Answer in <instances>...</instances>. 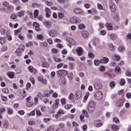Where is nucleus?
<instances>
[{
    "label": "nucleus",
    "mask_w": 131,
    "mask_h": 131,
    "mask_svg": "<svg viewBox=\"0 0 131 131\" xmlns=\"http://www.w3.org/2000/svg\"><path fill=\"white\" fill-rule=\"evenodd\" d=\"M113 59L115 61H119V60H120V56L115 55L113 56Z\"/></svg>",
    "instance_id": "nucleus-27"
},
{
    "label": "nucleus",
    "mask_w": 131,
    "mask_h": 131,
    "mask_svg": "<svg viewBox=\"0 0 131 131\" xmlns=\"http://www.w3.org/2000/svg\"><path fill=\"white\" fill-rule=\"evenodd\" d=\"M96 109V102L94 100L90 101L88 105V111L89 113L92 114Z\"/></svg>",
    "instance_id": "nucleus-1"
},
{
    "label": "nucleus",
    "mask_w": 131,
    "mask_h": 131,
    "mask_svg": "<svg viewBox=\"0 0 131 131\" xmlns=\"http://www.w3.org/2000/svg\"><path fill=\"white\" fill-rule=\"evenodd\" d=\"M28 70L31 73H33V74H36L37 73V70L31 66L28 67Z\"/></svg>",
    "instance_id": "nucleus-9"
},
{
    "label": "nucleus",
    "mask_w": 131,
    "mask_h": 131,
    "mask_svg": "<svg viewBox=\"0 0 131 131\" xmlns=\"http://www.w3.org/2000/svg\"><path fill=\"white\" fill-rule=\"evenodd\" d=\"M24 14H25V11L24 10H22L17 13V16H18V17H22V16H24Z\"/></svg>",
    "instance_id": "nucleus-31"
},
{
    "label": "nucleus",
    "mask_w": 131,
    "mask_h": 131,
    "mask_svg": "<svg viewBox=\"0 0 131 131\" xmlns=\"http://www.w3.org/2000/svg\"><path fill=\"white\" fill-rule=\"evenodd\" d=\"M59 103H60V99H57L55 100V102H54L52 108L54 110H56L59 107Z\"/></svg>",
    "instance_id": "nucleus-5"
},
{
    "label": "nucleus",
    "mask_w": 131,
    "mask_h": 131,
    "mask_svg": "<svg viewBox=\"0 0 131 131\" xmlns=\"http://www.w3.org/2000/svg\"><path fill=\"white\" fill-rule=\"evenodd\" d=\"M102 86H103L102 85V83L99 82H96L94 84V87L95 89V90H100L102 89Z\"/></svg>",
    "instance_id": "nucleus-7"
},
{
    "label": "nucleus",
    "mask_w": 131,
    "mask_h": 131,
    "mask_svg": "<svg viewBox=\"0 0 131 131\" xmlns=\"http://www.w3.org/2000/svg\"><path fill=\"white\" fill-rule=\"evenodd\" d=\"M1 51L2 52H6V51H8V47L7 46H3Z\"/></svg>",
    "instance_id": "nucleus-50"
},
{
    "label": "nucleus",
    "mask_w": 131,
    "mask_h": 131,
    "mask_svg": "<svg viewBox=\"0 0 131 131\" xmlns=\"http://www.w3.org/2000/svg\"><path fill=\"white\" fill-rule=\"evenodd\" d=\"M36 114L37 116H40L41 115V112L39 110L36 111Z\"/></svg>",
    "instance_id": "nucleus-61"
},
{
    "label": "nucleus",
    "mask_w": 131,
    "mask_h": 131,
    "mask_svg": "<svg viewBox=\"0 0 131 131\" xmlns=\"http://www.w3.org/2000/svg\"><path fill=\"white\" fill-rule=\"evenodd\" d=\"M105 27L107 28V29L108 30H111L113 28L112 27V25H111L109 23H106L105 24Z\"/></svg>",
    "instance_id": "nucleus-38"
},
{
    "label": "nucleus",
    "mask_w": 131,
    "mask_h": 131,
    "mask_svg": "<svg viewBox=\"0 0 131 131\" xmlns=\"http://www.w3.org/2000/svg\"><path fill=\"white\" fill-rule=\"evenodd\" d=\"M126 75H127V76L131 77V72H130V71H126Z\"/></svg>",
    "instance_id": "nucleus-64"
},
{
    "label": "nucleus",
    "mask_w": 131,
    "mask_h": 131,
    "mask_svg": "<svg viewBox=\"0 0 131 131\" xmlns=\"http://www.w3.org/2000/svg\"><path fill=\"white\" fill-rule=\"evenodd\" d=\"M59 82L61 85H64V84H66V79H65V77H61L59 79Z\"/></svg>",
    "instance_id": "nucleus-13"
},
{
    "label": "nucleus",
    "mask_w": 131,
    "mask_h": 131,
    "mask_svg": "<svg viewBox=\"0 0 131 131\" xmlns=\"http://www.w3.org/2000/svg\"><path fill=\"white\" fill-rule=\"evenodd\" d=\"M68 77L70 80H72L73 79V77H74V75H73V73L71 72L69 74L68 73Z\"/></svg>",
    "instance_id": "nucleus-21"
},
{
    "label": "nucleus",
    "mask_w": 131,
    "mask_h": 131,
    "mask_svg": "<svg viewBox=\"0 0 131 131\" xmlns=\"http://www.w3.org/2000/svg\"><path fill=\"white\" fill-rule=\"evenodd\" d=\"M89 97H90V92H87L86 93L85 96L84 97V102L85 103V102L86 101V100H88V99H89Z\"/></svg>",
    "instance_id": "nucleus-36"
},
{
    "label": "nucleus",
    "mask_w": 131,
    "mask_h": 131,
    "mask_svg": "<svg viewBox=\"0 0 131 131\" xmlns=\"http://www.w3.org/2000/svg\"><path fill=\"white\" fill-rule=\"evenodd\" d=\"M69 65H70V69H71V70L74 69V63H69Z\"/></svg>",
    "instance_id": "nucleus-47"
},
{
    "label": "nucleus",
    "mask_w": 131,
    "mask_h": 131,
    "mask_svg": "<svg viewBox=\"0 0 131 131\" xmlns=\"http://www.w3.org/2000/svg\"><path fill=\"white\" fill-rule=\"evenodd\" d=\"M74 11L76 14H80V15H83V14H84V13L83 12H82L81 9H80L79 8L75 9L74 10Z\"/></svg>",
    "instance_id": "nucleus-15"
},
{
    "label": "nucleus",
    "mask_w": 131,
    "mask_h": 131,
    "mask_svg": "<svg viewBox=\"0 0 131 131\" xmlns=\"http://www.w3.org/2000/svg\"><path fill=\"white\" fill-rule=\"evenodd\" d=\"M76 100H79L81 98V92L80 91H77L75 93Z\"/></svg>",
    "instance_id": "nucleus-18"
},
{
    "label": "nucleus",
    "mask_w": 131,
    "mask_h": 131,
    "mask_svg": "<svg viewBox=\"0 0 131 131\" xmlns=\"http://www.w3.org/2000/svg\"><path fill=\"white\" fill-rule=\"evenodd\" d=\"M97 8L99 9V10H103V6L100 4L97 5Z\"/></svg>",
    "instance_id": "nucleus-62"
},
{
    "label": "nucleus",
    "mask_w": 131,
    "mask_h": 131,
    "mask_svg": "<svg viewBox=\"0 0 131 131\" xmlns=\"http://www.w3.org/2000/svg\"><path fill=\"white\" fill-rule=\"evenodd\" d=\"M42 67H44L45 68H49V67H50V63L46 62H44L42 64Z\"/></svg>",
    "instance_id": "nucleus-26"
},
{
    "label": "nucleus",
    "mask_w": 131,
    "mask_h": 131,
    "mask_svg": "<svg viewBox=\"0 0 131 131\" xmlns=\"http://www.w3.org/2000/svg\"><path fill=\"white\" fill-rule=\"evenodd\" d=\"M49 34L52 37H55V36H57V32L54 30H52L49 32Z\"/></svg>",
    "instance_id": "nucleus-20"
},
{
    "label": "nucleus",
    "mask_w": 131,
    "mask_h": 131,
    "mask_svg": "<svg viewBox=\"0 0 131 131\" xmlns=\"http://www.w3.org/2000/svg\"><path fill=\"white\" fill-rule=\"evenodd\" d=\"M61 102L62 105H65V104H66V98H63L61 99Z\"/></svg>",
    "instance_id": "nucleus-53"
},
{
    "label": "nucleus",
    "mask_w": 131,
    "mask_h": 131,
    "mask_svg": "<svg viewBox=\"0 0 131 131\" xmlns=\"http://www.w3.org/2000/svg\"><path fill=\"white\" fill-rule=\"evenodd\" d=\"M27 107H32V106H33V102H30V101H27Z\"/></svg>",
    "instance_id": "nucleus-42"
},
{
    "label": "nucleus",
    "mask_w": 131,
    "mask_h": 131,
    "mask_svg": "<svg viewBox=\"0 0 131 131\" xmlns=\"http://www.w3.org/2000/svg\"><path fill=\"white\" fill-rule=\"evenodd\" d=\"M31 87V83H30V82H28L26 85V90H27V91H28V90H29V88Z\"/></svg>",
    "instance_id": "nucleus-46"
},
{
    "label": "nucleus",
    "mask_w": 131,
    "mask_h": 131,
    "mask_svg": "<svg viewBox=\"0 0 131 131\" xmlns=\"http://www.w3.org/2000/svg\"><path fill=\"white\" fill-rule=\"evenodd\" d=\"M76 52L77 53V55L79 56H82V52H83V50L81 47H78Z\"/></svg>",
    "instance_id": "nucleus-16"
},
{
    "label": "nucleus",
    "mask_w": 131,
    "mask_h": 131,
    "mask_svg": "<svg viewBox=\"0 0 131 131\" xmlns=\"http://www.w3.org/2000/svg\"><path fill=\"white\" fill-rule=\"evenodd\" d=\"M110 8L111 9V11L112 12H115V11H116V9L117 8V7H116V5H115V4H114V3L110 2Z\"/></svg>",
    "instance_id": "nucleus-6"
},
{
    "label": "nucleus",
    "mask_w": 131,
    "mask_h": 131,
    "mask_svg": "<svg viewBox=\"0 0 131 131\" xmlns=\"http://www.w3.org/2000/svg\"><path fill=\"white\" fill-rule=\"evenodd\" d=\"M61 114H64V112L61 110H59L56 115H55V117L56 119H58L60 116H61Z\"/></svg>",
    "instance_id": "nucleus-17"
},
{
    "label": "nucleus",
    "mask_w": 131,
    "mask_h": 131,
    "mask_svg": "<svg viewBox=\"0 0 131 131\" xmlns=\"http://www.w3.org/2000/svg\"><path fill=\"white\" fill-rule=\"evenodd\" d=\"M111 38H112L113 40H115V39L117 38V35L116 34L113 33L111 35Z\"/></svg>",
    "instance_id": "nucleus-32"
},
{
    "label": "nucleus",
    "mask_w": 131,
    "mask_h": 131,
    "mask_svg": "<svg viewBox=\"0 0 131 131\" xmlns=\"http://www.w3.org/2000/svg\"><path fill=\"white\" fill-rule=\"evenodd\" d=\"M95 98L97 101H101L103 99V93L101 91H98L95 94Z\"/></svg>",
    "instance_id": "nucleus-2"
},
{
    "label": "nucleus",
    "mask_w": 131,
    "mask_h": 131,
    "mask_svg": "<svg viewBox=\"0 0 131 131\" xmlns=\"http://www.w3.org/2000/svg\"><path fill=\"white\" fill-rule=\"evenodd\" d=\"M38 14H39V10H35L34 12V17L37 18V17L38 16Z\"/></svg>",
    "instance_id": "nucleus-34"
},
{
    "label": "nucleus",
    "mask_w": 131,
    "mask_h": 131,
    "mask_svg": "<svg viewBox=\"0 0 131 131\" xmlns=\"http://www.w3.org/2000/svg\"><path fill=\"white\" fill-rule=\"evenodd\" d=\"M25 48V47L23 45H20L19 46V51H20L21 52H23L24 51V49Z\"/></svg>",
    "instance_id": "nucleus-40"
},
{
    "label": "nucleus",
    "mask_w": 131,
    "mask_h": 131,
    "mask_svg": "<svg viewBox=\"0 0 131 131\" xmlns=\"http://www.w3.org/2000/svg\"><path fill=\"white\" fill-rule=\"evenodd\" d=\"M124 50H125L124 47L122 46H120L118 48V51L121 53L122 52H124Z\"/></svg>",
    "instance_id": "nucleus-39"
},
{
    "label": "nucleus",
    "mask_w": 131,
    "mask_h": 131,
    "mask_svg": "<svg viewBox=\"0 0 131 131\" xmlns=\"http://www.w3.org/2000/svg\"><path fill=\"white\" fill-rule=\"evenodd\" d=\"M115 71L117 73H121V69H120V67H116Z\"/></svg>",
    "instance_id": "nucleus-35"
},
{
    "label": "nucleus",
    "mask_w": 131,
    "mask_h": 131,
    "mask_svg": "<svg viewBox=\"0 0 131 131\" xmlns=\"http://www.w3.org/2000/svg\"><path fill=\"white\" fill-rule=\"evenodd\" d=\"M120 85H124L125 84V80L122 79L120 83Z\"/></svg>",
    "instance_id": "nucleus-58"
},
{
    "label": "nucleus",
    "mask_w": 131,
    "mask_h": 131,
    "mask_svg": "<svg viewBox=\"0 0 131 131\" xmlns=\"http://www.w3.org/2000/svg\"><path fill=\"white\" fill-rule=\"evenodd\" d=\"M40 47H43V48H46V47H48V42H41L40 43Z\"/></svg>",
    "instance_id": "nucleus-37"
},
{
    "label": "nucleus",
    "mask_w": 131,
    "mask_h": 131,
    "mask_svg": "<svg viewBox=\"0 0 131 131\" xmlns=\"http://www.w3.org/2000/svg\"><path fill=\"white\" fill-rule=\"evenodd\" d=\"M109 62V58L108 57H105L103 59H100L101 64H107Z\"/></svg>",
    "instance_id": "nucleus-14"
},
{
    "label": "nucleus",
    "mask_w": 131,
    "mask_h": 131,
    "mask_svg": "<svg viewBox=\"0 0 131 131\" xmlns=\"http://www.w3.org/2000/svg\"><path fill=\"white\" fill-rule=\"evenodd\" d=\"M7 113L8 114H9V115H12V114H13V109L10 107H8L7 108Z\"/></svg>",
    "instance_id": "nucleus-29"
},
{
    "label": "nucleus",
    "mask_w": 131,
    "mask_h": 131,
    "mask_svg": "<svg viewBox=\"0 0 131 131\" xmlns=\"http://www.w3.org/2000/svg\"><path fill=\"white\" fill-rule=\"evenodd\" d=\"M38 79L40 82H42L43 84H47L48 83V81L47 79H43L42 76H38Z\"/></svg>",
    "instance_id": "nucleus-11"
},
{
    "label": "nucleus",
    "mask_w": 131,
    "mask_h": 131,
    "mask_svg": "<svg viewBox=\"0 0 131 131\" xmlns=\"http://www.w3.org/2000/svg\"><path fill=\"white\" fill-rule=\"evenodd\" d=\"M35 105H37L38 104V97L36 96L34 98Z\"/></svg>",
    "instance_id": "nucleus-54"
},
{
    "label": "nucleus",
    "mask_w": 131,
    "mask_h": 131,
    "mask_svg": "<svg viewBox=\"0 0 131 131\" xmlns=\"http://www.w3.org/2000/svg\"><path fill=\"white\" fill-rule=\"evenodd\" d=\"M22 31V28H19V29L15 30L14 31V35H17L18 33H20Z\"/></svg>",
    "instance_id": "nucleus-28"
},
{
    "label": "nucleus",
    "mask_w": 131,
    "mask_h": 131,
    "mask_svg": "<svg viewBox=\"0 0 131 131\" xmlns=\"http://www.w3.org/2000/svg\"><path fill=\"white\" fill-rule=\"evenodd\" d=\"M47 41L49 45H53V39L52 38H48Z\"/></svg>",
    "instance_id": "nucleus-51"
},
{
    "label": "nucleus",
    "mask_w": 131,
    "mask_h": 131,
    "mask_svg": "<svg viewBox=\"0 0 131 131\" xmlns=\"http://www.w3.org/2000/svg\"><path fill=\"white\" fill-rule=\"evenodd\" d=\"M85 27V26L83 25V24H80L78 26V28L79 29H83Z\"/></svg>",
    "instance_id": "nucleus-49"
},
{
    "label": "nucleus",
    "mask_w": 131,
    "mask_h": 131,
    "mask_svg": "<svg viewBox=\"0 0 131 131\" xmlns=\"http://www.w3.org/2000/svg\"><path fill=\"white\" fill-rule=\"evenodd\" d=\"M43 35L42 34H38L37 35V38L39 39V40H43Z\"/></svg>",
    "instance_id": "nucleus-33"
},
{
    "label": "nucleus",
    "mask_w": 131,
    "mask_h": 131,
    "mask_svg": "<svg viewBox=\"0 0 131 131\" xmlns=\"http://www.w3.org/2000/svg\"><path fill=\"white\" fill-rule=\"evenodd\" d=\"M112 129L113 130H118V129H119V127H118V126L116 125H113L112 126Z\"/></svg>",
    "instance_id": "nucleus-30"
},
{
    "label": "nucleus",
    "mask_w": 131,
    "mask_h": 131,
    "mask_svg": "<svg viewBox=\"0 0 131 131\" xmlns=\"http://www.w3.org/2000/svg\"><path fill=\"white\" fill-rule=\"evenodd\" d=\"M2 101H3L4 102H7V101H8V97L4 95H2Z\"/></svg>",
    "instance_id": "nucleus-48"
},
{
    "label": "nucleus",
    "mask_w": 131,
    "mask_h": 131,
    "mask_svg": "<svg viewBox=\"0 0 131 131\" xmlns=\"http://www.w3.org/2000/svg\"><path fill=\"white\" fill-rule=\"evenodd\" d=\"M57 73L59 76H62L64 74H68V71L64 70H60L57 72Z\"/></svg>",
    "instance_id": "nucleus-10"
},
{
    "label": "nucleus",
    "mask_w": 131,
    "mask_h": 131,
    "mask_svg": "<svg viewBox=\"0 0 131 131\" xmlns=\"http://www.w3.org/2000/svg\"><path fill=\"white\" fill-rule=\"evenodd\" d=\"M69 100H73L74 99V95L73 94L71 93L69 96Z\"/></svg>",
    "instance_id": "nucleus-56"
},
{
    "label": "nucleus",
    "mask_w": 131,
    "mask_h": 131,
    "mask_svg": "<svg viewBox=\"0 0 131 131\" xmlns=\"http://www.w3.org/2000/svg\"><path fill=\"white\" fill-rule=\"evenodd\" d=\"M114 122H115L116 123H118L119 122V119L116 117H114L113 119Z\"/></svg>",
    "instance_id": "nucleus-57"
},
{
    "label": "nucleus",
    "mask_w": 131,
    "mask_h": 131,
    "mask_svg": "<svg viewBox=\"0 0 131 131\" xmlns=\"http://www.w3.org/2000/svg\"><path fill=\"white\" fill-rule=\"evenodd\" d=\"M64 16V13H63V12H59L58 13V18L62 19V18H63Z\"/></svg>",
    "instance_id": "nucleus-43"
},
{
    "label": "nucleus",
    "mask_w": 131,
    "mask_h": 131,
    "mask_svg": "<svg viewBox=\"0 0 131 131\" xmlns=\"http://www.w3.org/2000/svg\"><path fill=\"white\" fill-rule=\"evenodd\" d=\"M70 22L73 24H76V23H79L80 19L77 17H73L71 18Z\"/></svg>",
    "instance_id": "nucleus-4"
},
{
    "label": "nucleus",
    "mask_w": 131,
    "mask_h": 131,
    "mask_svg": "<svg viewBox=\"0 0 131 131\" xmlns=\"http://www.w3.org/2000/svg\"><path fill=\"white\" fill-rule=\"evenodd\" d=\"M46 12V16L47 18H50L51 17V14L52 12L51 11V9L48 7L45 8V9Z\"/></svg>",
    "instance_id": "nucleus-8"
},
{
    "label": "nucleus",
    "mask_w": 131,
    "mask_h": 131,
    "mask_svg": "<svg viewBox=\"0 0 131 131\" xmlns=\"http://www.w3.org/2000/svg\"><path fill=\"white\" fill-rule=\"evenodd\" d=\"M46 5H47V6H48L49 7H51V6H53V3L52 2H49L48 1H46L45 2Z\"/></svg>",
    "instance_id": "nucleus-60"
},
{
    "label": "nucleus",
    "mask_w": 131,
    "mask_h": 131,
    "mask_svg": "<svg viewBox=\"0 0 131 131\" xmlns=\"http://www.w3.org/2000/svg\"><path fill=\"white\" fill-rule=\"evenodd\" d=\"M82 35L85 38H86V37H89V32L88 31H83L82 32Z\"/></svg>",
    "instance_id": "nucleus-23"
},
{
    "label": "nucleus",
    "mask_w": 131,
    "mask_h": 131,
    "mask_svg": "<svg viewBox=\"0 0 131 131\" xmlns=\"http://www.w3.org/2000/svg\"><path fill=\"white\" fill-rule=\"evenodd\" d=\"M100 63H101V60L96 59L94 61V64L96 66H99V65H100Z\"/></svg>",
    "instance_id": "nucleus-41"
},
{
    "label": "nucleus",
    "mask_w": 131,
    "mask_h": 131,
    "mask_svg": "<svg viewBox=\"0 0 131 131\" xmlns=\"http://www.w3.org/2000/svg\"><path fill=\"white\" fill-rule=\"evenodd\" d=\"M48 131H54L55 130V126H51L48 129Z\"/></svg>",
    "instance_id": "nucleus-52"
},
{
    "label": "nucleus",
    "mask_w": 131,
    "mask_h": 131,
    "mask_svg": "<svg viewBox=\"0 0 131 131\" xmlns=\"http://www.w3.org/2000/svg\"><path fill=\"white\" fill-rule=\"evenodd\" d=\"M7 74L9 78H14V76H15V74L13 72H8Z\"/></svg>",
    "instance_id": "nucleus-19"
},
{
    "label": "nucleus",
    "mask_w": 131,
    "mask_h": 131,
    "mask_svg": "<svg viewBox=\"0 0 131 131\" xmlns=\"http://www.w3.org/2000/svg\"><path fill=\"white\" fill-rule=\"evenodd\" d=\"M43 25L47 28H50L51 26H52V23L49 20H46L43 21Z\"/></svg>",
    "instance_id": "nucleus-12"
},
{
    "label": "nucleus",
    "mask_w": 131,
    "mask_h": 131,
    "mask_svg": "<svg viewBox=\"0 0 131 131\" xmlns=\"http://www.w3.org/2000/svg\"><path fill=\"white\" fill-rule=\"evenodd\" d=\"M2 92L5 94H8V93H9V90L8 88H4L2 89Z\"/></svg>",
    "instance_id": "nucleus-59"
},
{
    "label": "nucleus",
    "mask_w": 131,
    "mask_h": 131,
    "mask_svg": "<svg viewBox=\"0 0 131 131\" xmlns=\"http://www.w3.org/2000/svg\"><path fill=\"white\" fill-rule=\"evenodd\" d=\"M115 87V82L114 81H113L112 82L110 83V88L111 89H114Z\"/></svg>",
    "instance_id": "nucleus-45"
},
{
    "label": "nucleus",
    "mask_w": 131,
    "mask_h": 131,
    "mask_svg": "<svg viewBox=\"0 0 131 131\" xmlns=\"http://www.w3.org/2000/svg\"><path fill=\"white\" fill-rule=\"evenodd\" d=\"M6 43V38L4 37H0V43L3 46V45H5Z\"/></svg>",
    "instance_id": "nucleus-25"
},
{
    "label": "nucleus",
    "mask_w": 131,
    "mask_h": 131,
    "mask_svg": "<svg viewBox=\"0 0 131 131\" xmlns=\"http://www.w3.org/2000/svg\"><path fill=\"white\" fill-rule=\"evenodd\" d=\"M124 104V99H120L116 102V107H119L120 108V107H122V106H123Z\"/></svg>",
    "instance_id": "nucleus-3"
},
{
    "label": "nucleus",
    "mask_w": 131,
    "mask_h": 131,
    "mask_svg": "<svg viewBox=\"0 0 131 131\" xmlns=\"http://www.w3.org/2000/svg\"><path fill=\"white\" fill-rule=\"evenodd\" d=\"M70 43H71L73 46H74V45H75V40H74L73 38H70Z\"/></svg>",
    "instance_id": "nucleus-44"
},
{
    "label": "nucleus",
    "mask_w": 131,
    "mask_h": 131,
    "mask_svg": "<svg viewBox=\"0 0 131 131\" xmlns=\"http://www.w3.org/2000/svg\"><path fill=\"white\" fill-rule=\"evenodd\" d=\"M73 126H74V127H77L78 126V123H77L76 122H73Z\"/></svg>",
    "instance_id": "nucleus-63"
},
{
    "label": "nucleus",
    "mask_w": 131,
    "mask_h": 131,
    "mask_svg": "<svg viewBox=\"0 0 131 131\" xmlns=\"http://www.w3.org/2000/svg\"><path fill=\"white\" fill-rule=\"evenodd\" d=\"M11 18H12V19H13V20H15V19H17V15H16V14L15 13H13L11 16Z\"/></svg>",
    "instance_id": "nucleus-55"
},
{
    "label": "nucleus",
    "mask_w": 131,
    "mask_h": 131,
    "mask_svg": "<svg viewBox=\"0 0 131 131\" xmlns=\"http://www.w3.org/2000/svg\"><path fill=\"white\" fill-rule=\"evenodd\" d=\"M3 126L5 128H8V127H9V122L7 120H5L3 122Z\"/></svg>",
    "instance_id": "nucleus-22"
},
{
    "label": "nucleus",
    "mask_w": 131,
    "mask_h": 131,
    "mask_svg": "<svg viewBox=\"0 0 131 131\" xmlns=\"http://www.w3.org/2000/svg\"><path fill=\"white\" fill-rule=\"evenodd\" d=\"M53 60L55 61V62H56L57 63H60V62H62V59H61L59 58L56 57L55 56H53Z\"/></svg>",
    "instance_id": "nucleus-24"
}]
</instances>
